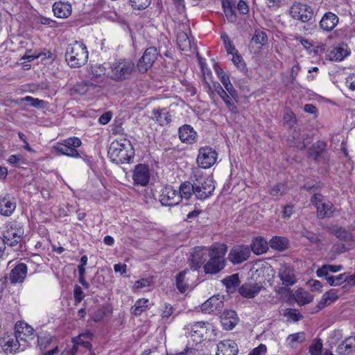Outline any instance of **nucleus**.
Masks as SVG:
<instances>
[{
    "instance_id": "obj_59",
    "label": "nucleus",
    "mask_w": 355,
    "mask_h": 355,
    "mask_svg": "<svg viewBox=\"0 0 355 355\" xmlns=\"http://www.w3.org/2000/svg\"><path fill=\"white\" fill-rule=\"evenodd\" d=\"M232 62L237 68L243 69L245 68V64L243 62L242 56L239 54L238 51L232 54Z\"/></svg>"
},
{
    "instance_id": "obj_16",
    "label": "nucleus",
    "mask_w": 355,
    "mask_h": 355,
    "mask_svg": "<svg viewBox=\"0 0 355 355\" xmlns=\"http://www.w3.org/2000/svg\"><path fill=\"white\" fill-rule=\"evenodd\" d=\"M132 178L135 184L146 186L150 180L148 166L143 164L136 165L133 171Z\"/></svg>"
},
{
    "instance_id": "obj_54",
    "label": "nucleus",
    "mask_w": 355,
    "mask_h": 355,
    "mask_svg": "<svg viewBox=\"0 0 355 355\" xmlns=\"http://www.w3.org/2000/svg\"><path fill=\"white\" fill-rule=\"evenodd\" d=\"M325 300L330 304L331 302H335L338 298V291L334 289H331L326 293H324L322 295Z\"/></svg>"
},
{
    "instance_id": "obj_35",
    "label": "nucleus",
    "mask_w": 355,
    "mask_h": 355,
    "mask_svg": "<svg viewBox=\"0 0 355 355\" xmlns=\"http://www.w3.org/2000/svg\"><path fill=\"white\" fill-rule=\"evenodd\" d=\"M355 343V338L349 336L339 344L336 349V352L340 355L349 354L352 351V347Z\"/></svg>"
},
{
    "instance_id": "obj_25",
    "label": "nucleus",
    "mask_w": 355,
    "mask_h": 355,
    "mask_svg": "<svg viewBox=\"0 0 355 355\" xmlns=\"http://www.w3.org/2000/svg\"><path fill=\"white\" fill-rule=\"evenodd\" d=\"M16 208L15 198L9 194L0 198V214L5 216H9Z\"/></svg>"
},
{
    "instance_id": "obj_36",
    "label": "nucleus",
    "mask_w": 355,
    "mask_h": 355,
    "mask_svg": "<svg viewBox=\"0 0 355 355\" xmlns=\"http://www.w3.org/2000/svg\"><path fill=\"white\" fill-rule=\"evenodd\" d=\"M208 257L217 260L219 259V261H225L224 255L225 254L226 249L223 245L214 244L210 249H208Z\"/></svg>"
},
{
    "instance_id": "obj_47",
    "label": "nucleus",
    "mask_w": 355,
    "mask_h": 355,
    "mask_svg": "<svg viewBox=\"0 0 355 355\" xmlns=\"http://www.w3.org/2000/svg\"><path fill=\"white\" fill-rule=\"evenodd\" d=\"M322 347V340L318 338L310 345L309 352L311 355H321Z\"/></svg>"
},
{
    "instance_id": "obj_53",
    "label": "nucleus",
    "mask_w": 355,
    "mask_h": 355,
    "mask_svg": "<svg viewBox=\"0 0 355 355\" xmlns=\"http://www.w3.org/2000/svg\"><path fill=\"white\" fill-rule=\"evenodd\" d=\"M284 121L290 127H293L297 122L294 113L291 110H287L284 115Z\"/></svg>"
},
{
    "instance_id": "obj_62",
    "label": "nucleus",
    "mask_w": 355,
    "mask_h": 355,
    "mask_svg": "<svg viewBox=\"0 0 355 355\" xmlns=\"http://www.w3.org/2000/svg\"><path fill=\"white\" fill-rule=\"evenodd\" d=\"M225 89L227 94L231 96V98H232L236 102L239 101V94L232 83L225 85Z\"/></svg>"
},
{
    "instance_id": "obj_55",
    "label": "nucleus",
    "mask_w": 355,
    "mask_h": 355,
    "mask_svg": "<svg viewBox=\"0 0 355 355\" xmlns=\"http://www.w3.org/2000/svg\"><path fill=\"white\" fill-rule=\"evenodd\" d=\"M73 296L75 305L79 304L84 298L85 295L81 287L77 284L74 286Z\"/></svg>"
},
{
    "instance_id": "obj_46",
    "label": "nucleus",
    "mask_w": 355,
    "mask_h": 355,
    "mask_svg": "<svg viewBox=\"0 0 355 355\" xmlns=\"http://www.w3.org/2000/svg\"><path fill=\"white\" fill-rule=\"evenodd\" d=\"M293 140L290 141V146L299 150H303L306 148V144L303 137H301L298 132H293Z\"/></svg>"
},
{
    "instance_id": "obj_61",
    "label": "nucleus",
    "mask_w": 355,
    "mask_h": 355,
    "mask_svg": "<svg viewBox=\"0 0 355 355\" xmlns=\"http://www.w3.org/2000/svg\"><path fill=\"white\" fill-rule=\"evenodd\" d=\"M7 161L12 166H17L24 163L23 157L21 155H12L9 156Z\"/></svg>"
},
{
    "instance_id": "obj_2",
    "label": "nucleus",
    "mask_w": 355,
    "mask_h": 355,
    "mask_svg": "<svg viewBox=\"0 0 355 355\" xmlns=\"http://www.w3.org/2000/svg\"><path fill=\"white\" fill-rule=\"evenodd\" d=\"M65 60L71 67L77 68L84 65L88 60L86 46L77 41L69 44L65 52Z\"/></svg>"
},
{
    "instance_id": "obj_29",
    "label": "nucleus",
    "mask_w": 355,
    "mask_h": 355,
    "mask_svg": "<svg viewBox=\"0 0 355 355\" xmlns=\"http://www.w3.org/2000/svg\"><path fill=\"white\" fill-rule=\"evenodd\" d=\"M329 232L340 241L349 242L353 240L352 233L343 227L333 225L329 228Z\"/></svg>"
},
{
    "instance_id": "obj_39",
    "label": "nucleus",
    "mask_w": 355,
    "mask_h": 355,
    "mask_svg": "<svg viewBox=\"0 0 355 355\" xmlns=\"http://www.w3.org/2000/svg\"><path fill=\"white\" fill-rule=\"evenodd\" d=\"M148 300L141 298L137 300L131 308V313L135 316L140 315L148 307Z\"/></svg>"
},
{
    "instance_id": "obj_58",
    "label": "nucleus",
    "mask_w": 355,
    "mask_h": 355,
    "mask_svg": "<svg viewBox=\"0 0 355 355\" xmlns=\"http://www.w3.org/2000/svg\"><path fill=\"white\" fill-rule=\"evenodd\" d=\"M213 89L214 92H216L222 99H223L225 97H227L228 96L227 92L218 82H214L213 83Z\"/></svg>"
},
{
    "instance_id": "obj_51",
    "label": "nucleus",
    "mask_w": 355,
    "mask_h": 355,
    "mask_svg": "<svg viewBox=\"0 0 355 355\" xmlns=\"http://www.w3.org/2000/svg\"><path fill=\"white\" fill-rule=\"evenodd\" d=\"M305 340L304 333L298 332L291 334L287 338L289 345L293 346L294 343H302Z\"/></svg>"
},
{
    "instance_id": "obj_28",
    "label": "nucleus",
    "mask_w": 355,
    "mask_h": 355,
    "mask_svg": "<svg viewBox=\"0 0 355 355\" xmlns=\"http://www.w3.org/2000/svg\"><path fill=\"white\" fill-rule=\"evenodd\" d=\"M178 193L180 197V201L182 199L189 200L193 195L195 196L194 182L189 181L182 182L179 187Z\"/></svg>"
},
{
    "instance_id": "obj_1",
    "label": "nucleus",
    "mask_w": 355,
    "mask_h": 355,
    "mask_svg": "<svg viewBox=\"0 0 355 355\" xmlns=\"http://www.w3.org/2000/svg\"><path fill=\"white\" fill-rule=\"evenodd\" d=\"M110 160L117 164L130 163L134 158L135 150L129 141L121 143L114 141L107 151Z\"/></svg>"
},
{
    "instance_id": "obj_9",
    "label": "nucleus",
    "mask_w": 355,
    "mask_h": 355,
    "mask_svg": "<svg viewBox=\"0 0 355 355\" xmlns=\"http://www.w3.org/2000/svg\"><path fill=\"white\" fill-rule=\"evenodd\" d=\"M289 15L293 19L303 23L310 22L314 17L313 8L300 2H295L291 6Z\"/></svg>"
},
{
    "instance_id": "obj_50",
    "label": "nucleus",
    "mask_w": 355,
    "mask_h": 355,
    "mask_svg": "<svg viewBox=\"0 0 355 355\" xmlns=\"http://www.w3.org/2000/svg\"><path fill=\"white\" fill-rule=\"evenodd\" d=\"M346 273H342L336 276L327 277V282L330 286H336L340 285L342 283L345 282L344 279L345 277Z\"/></svg>"
},
{
    "instance_id": "obj_13",
    "label": "nucleus",
    "mask_w": 355,
    "mask_h": 355,
    "mask_svg": "<svg viewBox=\"0 0 355 355\" xmlns=\"http://www.w3.org/2000/svg\"><path fill=\"white\" fill-rule=\"evenodd\" d=\"M251 250L248 245H236L230 250L228 259L233 264H239L246 261L250 255Z\"/></svg>"
},
{
    "instance_id": "obj_5",
    "label": "nucleus",
    "mask_w": 355,
    "mask_h": 355,
    "mask_svg": "<svg viewBox=\"0 0 355 355\" xmlns=\"http://www.w3.org/2000/svg\"><path fill=\"white\" fill-rule=\"evenodd\" d=\"M110 78L116 81L128 79L135 69V64L130 60H119L112 63L110 66Z\"/></svg>"
},
{
    "instance_id": "obj_41",
    "label": "nucleus",
    "mask_w": 355,
    "mask_h": 355,
    "mask_svg": "<svg viewBox=\"0 0 355 355\" xmlns=\"http://www.w3.org/2000/svg\"><path fill=\"white\" fill-rule=\"evenodd\" d=\"M177 43L181 51H187L191 48V42L187 33H179L177 36Z\"/></svg>"
},
{
    "instance_id": "obj_17",
    "label": "nucleus",
    "mask_w": 355,
    "mask_h": 355,
    "mask_svg": "<svg viewBox=\"0 0 355 355\" xmlns=\"http://www.w3.org/2000/svg\"><path fill=\"white\" fill-rule=\"evenodd\" d=\"M0 345L6 354L16 352L21 349L22 343H20L15 334L4 336L0 340Z\"/></svg>"
},
{
    "instance_id": "obj_49",
    "label": "nucleus",
    "mask_w": 355,
    "mask_h": 355,
    "mask_svg": "<svg viewBox=\"0 0 355 355\" xmlns=\"http://www.w3.org/2000/svg\"><path fill=\"white\" fill-rule=\"evenodd\" d=\"M52 342V337L49 334L45 333L43 335L37 336V345L40 349H45Z\"/></svg>"
},
{
    "instance_id": "obj_42",
    "label": "nucleus",
    "mask_w": 355,
    "mask_h": 355,
    "mask_svg": "<svg viewBox=\"0 0 355 355\" xmlns=\"http://www.w3.org/2000/svg\"><path fill=\"white\" fill-rule=\"evenodd\" d=\"M93 86H94V85L89 82L79 83L73 85L71 89V93L72 94L84 95L87 92L89 87Z\"/></svg>"
},
{
    "instance_id": "obj_8",
    "label": "nucleus",
    "mask_w": 355,
    "mask_h": 355,
    "mask_svg": "<svg viewBox=\"0 0 355 355\" xmlns=\"http://www.w3.org/2000/svg\"><path fill=\"white\" fill-rule=\"evenodd\" d=\"M311 202L316 208L317 216L319 218H330L334 216L336 209L334 205L326 200L320 193L314 194L311 198Z\"/></svg>"
},
{
    "instance_id": "obj_27",
    "label": "nucleus",
    "mask_w": 355,
    "mask_h": 355,
    "mask_svg": "<svg viewBox=\"0 0 355 355\" xmlns=\"http://www.w3.org/2000/svg\"><path fill=\"white\" fill-rule=\"evenodd\" d=\"M171 118L172 116L166 108H159L153 111V119L162 126L170 123Z\"/></svg>"
},
{
    "instance_id": "obj_48",
    "label": "nucleus",
    "mask_w": 355,
    "mask_h": 355,
    "mask_svg": "<svg viewBox=\"0 0 355 355\" xmlns=\"http://www.w3.org/2000/svg\"><path fill=\"white\" fill-rule=\"evenodd\" d=\"M130 3L133 9L142 10L150 5L151 0H130Z\"/></svg>"
},
{
    "instance_id": "obj_24",
    "label": "nucleus",
    "mask_w": 355,
    "mask_h": 355,
    "mask_svg": "<svg viewBox=\"0 0 355 355\" xmlns=\"http://www.w3.org/2000/svg\"><path fill=\"white\" fill-rule=\"evenodd\" d=\"M179 138L183 143L191 144L196 142L197 133L193 127L188 124H184L178 129Z\"/></svg>"
},
{
    "instance_id": "obj_64",
    "label": "nucleus",
    "mask_w": 355,
    "mask_h": 355,
    "mask_svg": "<svg viewBox=\"0 0 355 355\" xmlns=\"http://www.w3.org/2000/svg\"><path fill=\"white\" fill-rule=\"evenodd\" d=\"M346 83L352 91H355V73H352L346 78Z\"/></svg>"
},
{
    "instance_id": "obj_4",
    "label": "nucleus",
    "mask_w": 355,
    "mask_h": 355,
    "mask_svg": "<svg viewBox=\"0 0 355 355\" xmlns=\"http://www.w3.org/2000/svg\"><path fill=\"white\" fill-rule=\"evenodd\" d=\"M82 145L81 140L76 137L64 139L62 142L56 143L53 148L59 155H66L72 158H80V154L77 148Z\"/></svg>"
},
{
    "instance_id": "obj_11",
    "label": "nucleus",
    "mask_w": 355,
    "mask_h": 355,
    "mask_svg": "<svg viewBox=\"0 0 355 355\" xmlns=\"http://www.w3.org/2000/svg\"><path fill=\"white\" fill-rule=\"evenodd\" d=\"M218 154L209 146L202 147L199 149L197 157L198 166L202 168H209L216 162Z\"/></svg>"
},
{
    "instance_id": "obj_38",
    "label": "nucleus",
    "mask_w": 355,
    "mask_h": 355,
    "mask_svg": "<svg viewBox=\"0 0 355 355\" xmlns=\"http://www.w3.org/2000/svg\"><path fill=\"white\" fill-rule=\"evenodd\" d=\"M325 147V144L322 141H318L314 144L309 149V157L317 161L321 157Z\"/></svg>"
},
{
    "instance_id": "obj_33",
    "label": "nucleus",
    "mask_w": 355,
    "mask_h": 355,
    "mask_svg": "<svg viewBox=\"0 0 355 355\" xmlns=\"http://www.w3.org/2000/svg\"><path fill=\"white\" fill-rule=\"evenodd\" d=\"M268 245L271 248L282 252L288 248V240L287 238L284 236H275L272 237Z\"/></svg>"
},
{
    "instance_id": "obj_63",
    "label": "nucleus",
    "mask_w": 355,
    "mask_h": 355,
    "mask_svg": "<svg viewBox=\"0 0 355 355\" xmlns=\"http://www.w3.org/2000/svg\"><path fill=\"white\" fill-rule=\"evenodd\" d=\"M267 351V347L263 344H260L257 347L254 348L248 355H261Z\"/></svg>"
},
{
    "instance_id": "obj_52",
    "label": "nucleus",
    "mask_w": 355,
    "mask_h": 355,
    "mask_svg": "<svg viewBox=\"0 0 355 355\" xmlns=\"http://www.w3.org/2000/svg\"><path fill=\"white\" fill-rule=\"evenodd\" d=\"M286 191L285 184L279 183L275 185L270 190V194L272 196L278 197L282 196Z\"/></svg>"
},
{
    "instance_id": "obj_37",
    "label": "nucleus",
    "mask_w": 355,
    "mask_h": 355,
    "mask_svg": "<svg viewBox=\"0 0 355 355\" xmlns=\"http://www.w3.org/2000/svg\"><path fill=\"white\" fill-rule=\"evenodd\" d=\"M294 298L300 306L311 302L313 299L312 295L303 289H298L294 295Z\"/></svg>"
},
{
    "instance_id": "obj_26",
    "label": "nucleus",
    "mask_w": 355,
    "mask_h": 355,
    "mask_svg": "<svg viewBox=\"0 0 355 355\" xmlns=\"http://www.w3.org/2000/svg\"><path fill=\"white\" fill-rule=\"evenodd\" d=\"M53 11L55 16L58 18H67L71 15L72 7L69 3L58 1L54 3Z\"/></svg>"
},
{
    "instance_id": "obj_56",
    "label": "nucleus",
    "mask_w": 355,
    "mask_h": 355,
    "mask_svg": "<svg viewBox=\"0 0 355 355\" xmlns=\"http://www.w3.org/2000/svg\"><path fill=\"white\" fill-rule=\"evenodd\" d=\"M301 235L302 237L307 239L312 243H318L320 241L316 234L308 230L302 232Z\"/></svg>"
},
{
    "instance_id": "obj_14",
    "label": "nucleus",
    "mask_w": 355,
    "mask_h": 355,
    "mask_svg": "<svg viewBox=\"0 0 355 355\" xmlns=\"http://www.w3.org/2000/svg\"><path fill=\"white\" fill-rule=\"evenodd\" d=\"M159 201L164 206L172 207L180 202V197L178 190L168 185L162 189Z\"/></svg>"
},
{
    "instance_id": "obj_12",
    "label": "nucleus",
    "mask_w": 355,
    "mask_h": 355,
    "mask_svg": "<svg viewBox=\"0 0 355 355\" xmlns=\"http://www.w3.org/2000/svg\"><path fill=\"white\" fill-rule=\"evenodd\" d=\"M158 55L157 49L150 46L146 49L141 58L137 62V69L141 73L146 72L156 60Z\"/></svg>"
},
{
    "instance_id": "obj_40",
    "label": "nucleus",
    "mask_w": 355,
    "mask_h": 355,
    "mask_svg": "<svg viewBox=\"0 0 355 355\" xmlns=\"http://www.w3.org/2000/svg\"><path fill=\"white\" fill-rule=\"evenodd\" d=\"M331 58L330 60H334L336 62H340L343 60L348 55L347 49L343 46H337L335 47L330 53Z\"/></svg>"
},
{
    "instance_id": "obj_57",
    "label": "nucleus",
    "mask_w": 355,
    "mask_h": 355,
    "mask_svg": "<svg viewBox=\"0 0 355 355\" xmlns=\"http://www.w3.org/2000/svg\"><path fill=\"white\" fill-rule=\"evenodd\" d=\"M284 315L297 322L299 321L302 315L295 309H288L286 310Z\"/></svg>"
},
{
    "instance_id": "obj_19",
    "label": "nucleus",
    "mask_w": 355,
    "mask_h": 355,
    "mask_svg": "<svg viewBox=\"0 0 355 355\" xmlns=\"http://www.w3.org/2000/svg\"><path fill=\"white\" fill-rule=\"evenodd\" d=\"M338 17L332 12H327L324 14L319 22L320 28L326 32H331L338 25Z\"/></svg>"
},
{
    "instance_id": "obj_43",
    "label": "nucleus",
    "mask_w": 355,
    "mask_h": 355,
    "mask_svg": "<svg viewBox=\"0 0 355 355\" xmlns=\"http://www.w3.org/2000/svg\"><path fill=\"white\" fill-rule=\"evenodd\" d=\"M268 42V37L266 33L261 30H256L253 37L251 39L250 43L259 44L260 46L265 45Z\"/></svg>"
},
{
    "instance_id": "obj_18",
    "label": "nucleus",
    "mask_w": 355,
    "mask_h": 355,
    "mask_svg": "<svg viewBox=\"0 0 355 355\" xmlns=\"http://www.w3.org/2000/svg\"><path fill=\"white\" fill-rule=\"evenodd\" d=\"M223 307L222 299L218 296H212L201 305V311L205 313H220Z\"/></svg>"
},
{
    "instance_id": "obj_32",
    "label": "nucleus",
    "mask_w": 355,
    "mask_h": 355,
    "mask_svg": "<svg viewBox=\"0 0 355 355\" xmlns=\"http://www.w3.org/2000/svg\"><path fill=\"white\" fill-rule=\"evenodd\" d=\"M268 245L267 241L263 238L256 237L251 242L250 250L256 254H261L267 251Z\"/></svg>"
},
{
    "instance_id": "obj_31",
    "label": "nucleus",
    "mask_w": 355,
    "mask_h": 355,
    "mask_svg": "<svg viewBox=\"0 0 355 355\" xmlns=\"http://www.w3.org/2000/svg\"><path fill=\"white\" fill-rule=\"evenodd\" d=\"M224 267L225 261L209 258V260L204 266V270L207 274H216L223 270Z\"/></svg>"
},
{
    "instance_id": "obj_15",
    "label": "nucleus",
    "mask_w": 355,
    "mask_h": 355,
    "mask_svg": "<svg viewBox=\"0 0 355 355\" xmlns=\"http://www.w3.org/2000/svg\"><path fill=\"white\" fill-rule=\"evenodd\" d=\"M208 255V248L202 246L196 247L191 254V268L194 270L199 269L207 260Z\"/></svg>"
},
{
    "instance_id": "obj_44",
    "label": "nucleus",
    "mask_w": 355,
    "mask_h": 355,
    "mask_svg": "<svg viewBox=\"0 0 355 355\" xmlns=\"http://www.w3.org/2000/svg\"><path fill=\"white\" fill-rule=\"evenodd\" d=\"M222 282L227 288H234L235 287L238 286L240 283L239 274L235 273L227 276L222 280Z\"/></svg>"
},
{
    "instance_id": "obj_3",
    "label": "nucleus",
    "mask_w": 355,
    "mask_h": 355,
    "mask_svg": "<svg viewBox=\"0 0 355 355\" xmlns=\"http://www.w3.org/2000/svg\"><path fill=\"white\" fill-rule=\"evenodd\" d=\"M192 181L194 182L195 197L197 199L204 200L213 195L215 184L212 178L196 173L193 174Z\"/></svg>"
},
{
    "instance_id": "obj_23",
    "label": "nucleus",
    "mask_w": 355,
    "mask_h": 355,
    "mask_svg": "<svg viewBox=\"0 0 355 355\" xmlns=\"http://www.w3.org/2000/svg\"><path fill=\"white\" fill-rule=\"evenodd\" d=\"M237 344L232 340H225L217 345L216 355H236Z\"/></svg>"
},
{
    "instance_id": "obj_45",
    "label": "nucleus",
    "mask_w": 355,
    "mask_h": 355,
    "mask_svg": "<svg viewBox=\"0 0 355 355\" xmlns=\"http://www.w3.org/2000/svg\"><path fill=\"white\" fill-rule=\"evenodd\" d=\"M24 102H28L31 104V105L33 107L37 108H43L45 105V102L43 100H40L38 98H35L32 96H26L18 99L17 103L18 104L22 103Z\"/></svg>"
},
{
    "instance_id": "obj_10",
    "label": "nucleus",
    "mask_w": 355,
    "mask_h": 355,
    "mask_svg": "<svg viewBox=\"0 0 355 355\" xmlns=\"http://www.w3.org/2000/svg\"><path fill=\"white\" fill-rule=\"evenodd\" d=\"M15 334L20 343H22L21 351H24L26 346L30 345L31 341L34 340L35 338L33 328L24 322L16 323Z\"/></svg>"
},
{
    "instance_id": "obj_21",
    "label": "nucleus",
    "mask_w": 355,
    "mask_h": 355,
    "mask_svg": "<svg viewBox=\"0 0 355 355\" xmlns=\"http://www.w3.org/2000/svg\"><path fill=\"white\" fill-rule=\"evenodd\" d=\"M220 318L221 324L225 330H232L239 322V318L233 310L224 311L221 313Z\"/></svg>"
},
{
    "instance_id": "obj_22",
    "label": "nucleus",
    "mask_w": 355,
    "mask_h": 355,
    "mask_svg": "<svg viewBox=\"0 0 355 355\" xmlns=\"http://www.w3.org/2000/svg\"><path fill=\"white\" fill-rule=\"evenodd\" d=\"M27 272V266L25 263H18L14 267L10 273L9 279L10 283L15 284L17 283L24 282L26 277Z\"/></svg>"
},
{
    "instance_id": "obj_34",
    "label": "nucleus",
    "mask_w": 355,
    "mask_h": 355,
    "mask_svg": "<svg viewBox=\"0 0 355 355\" xmlns=\"http://www.w3.org/2000/svg\"><path fill=\"white\" fill-rule=\"evenodd\" d=\"M189 269H185L178 273L176 276V286L180 292L184 293L189 288V278L186 277V275L189 273Z\"/></svg>"
},
{
    "instance_id": "obj_7",
    "label": "nucleus",
    "mask_w": 355,
    "mask_h": 355,
    "mask_svg": "<svg viewBox=\"0 0 355 355\" xmlns=\"http://www.w3.org/2000/svg\"><path fill=\"white\" fill-rule=\"evenodd\" d=\"M24 234L23 227L15 223L3 232L1 239H3L6 245L14 248V250H19L21 247Z\"/></svg>"
},
{
    "instance_id": "obj_20",
    "label": "nucleus",
    "mask_w": 355,
    "mask_h": 355,
    "mask_svg": "<svg viewBox=\"0 0 355 355\" xmlns=\"http://www.w3.org/2000/svg\"><path fill=\"white\" fill-rule=\"evenodd\" d=\"M278 277L285 286H292L296 282L293 270L288 264L281 266L279 269Z\"/></svg>"
},
{
    "instance_id": "obj_6",
    "label": "nucleus",
    "mask_w": 355,
    "mask_h": 355,
    "mask_svg": "<svg viewBox=\"0 0 355 355\" xmlns=\"http://www.w3.org/2000/svg\"><path fill=\"white\" fill-rule=\"evenodd\" d=\"M213 335V326L208 322H197L191 327L189 337L195 345L201 343L205 340H210Z\"/></svg>"
},
{
    "instance_id": "obj_60",
    "label": "nucleus",
    "mask_w": 355,
    "mask_h": 355,
    "mask_svg": "<svg viewBox=\"0 0 355 355\" xmlns=\"http://www.w3.org/2000/svg\"><path fill=\"white\" fill-rule=\"evenodd\" d=\"M105 68L103 65H95L91 67V73L94 77L101 76L105 73Z\"/></svg>"
},
{
    "instance_id": "obj_30",
    "label": "nucleus",
    "mask_w": 355,
    "mask_h": 355,
    "mask_svg": "<svg viewBox=\"0 0 355 355\" xmlns=\"http://www.w3.org/2000/svg\"><path fill=\"white\" fill-rule=\"evenodd\" d=\"M261 288V286L258 284H245L239 288V293L245 297L252 298L260 292Z\"/></svg>"
}]
</instances>
